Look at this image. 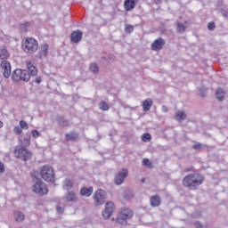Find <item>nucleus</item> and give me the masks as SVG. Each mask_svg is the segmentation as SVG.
<instances>
[{
  "instance_id": "a211bd4d",
  "label": "nucleus",
  "mask_w": 228,
  "mask_h": 228,
  "mask_svg": "<svg viewBox=\"0 0 228 228\" xmlns=\"http://www.w3.org/2000/svg\"><path fill=\"white\" fill-rule=\"evenodd\" d=\"M10 58V53L8 52V48L4 45H0V60H8Z\"/></svg>"
},
{
  "instance_id": "f704fd0d",
  "label": "nucleus",
  "mask_w": 228,
  "mask_h": 228,
  "mask_svg": "<svg viewBox=\"0 0 228 228\" xmlns=\"http://www.w3.org/2000/svg\"><path fill=\"white\" fill-rule=\"evenodd\" d=\"M151 138V134H149V133L143 134L142 135V142H150Z\"/></svg>"
},
{
  "instance_id": "cd10ccee",
  "label": "nucleus",
  "mask_w": 228,
  "mask_h": 228,
  "mask_svg": "<svg viewBox=\"0 0 228 228\" xmlns=\"http://www.w3.org/2000/svg\"><path fill=\"white\" fill-rule=\"evenodd\" d=\"M14 218H15L16 222H24V218H25L24 213L19 212V211L15 212Z\"/></svg>"
},
{
  "instance_id": "c85d7f7f",
  "label": "nucleus",
  "mask_w": 228,
  "mask_h": 228,
  "mask_svg": "<svg viewBox=\"0 0 228 228\" xmlns=\"http://www.w3.org/2000/svg\"><path fill=\"white\" fill-rule=\"evenodd\" d=\"M99 108L102 110V111H108V110H110V104H108L106 102H101L99 103Z\"/></svg>"
},
{
  "instance_id": "c03bdc74",
  "label": "nucleus",
  "mask_w": 228,
  "mask_h": 228,
  "mask_svg": "<svg viewBox=\"0 0 228 228\" xmlns=\"http://www.w3.org/2000/svg\"><path fill=\"white\" fill-rule=\"evenodd\" d=\"M194 226H195L196 228H202V224H201L200 222H195V223H194Z\"/></svg>"
},
{
  "instance_id": "37998d69",
  "label": "nucleus",
  "mask_w": 228,
  "mask_h": 228,
  "mask_svg": "<svg viewBox=\"0 0 228 228\" xmlns=\"http://www.w3.org/2000/svg\"><path fill=\"white\" fill-rule=\"evenodd\" d=\"M4 172V164L0 161V174H3Z\"/></svg>"
},
{
  "instance_id": "a878e982",
  "label": "nucleus",
  "mask_w": 228,
  "mask_h": 228,
  "mask_svg": "<svg viewBox=\"0 0 228 228\" xmlns=\"http://www.w3.org/2000/svg\"><path fill=\"white\" fill-rule=\"evenodd\" d=\"M12 79L15 81V83H19L20 81V69H17L12 73Z\"/></svg>"
},
{
  "instance_id": "4c0bfd02",
  "label": "nucleus",
  "mask_w": 228,
  "mask_h": 228,
  "mask_svg": "<svg viewBox=\"0 0 228 228\" xmlns=\"http://www.w3.org/2000/svg\"><path fill=\"white\" fill-rule=\"evenodd\" d=\"M216 28L215 22L211 21L208 24V29H209V31H214Z\"/></svg>"
},
{
  "instance_id": "09e8293b",
  "label": "nucleus",
  "mask_w": 228,
  "mask_h": 228,
  "mask_svg": "<svg viewBox=\"0 0 228 228\" xmlns=\"http://www.w3.org/2000/svg\"><path fill=\"white\" fill-rule=\"evenodd\" d=\"M3 127V121H0V128Z\"/></svg>"
},
{
  "instance_id": "c756f323",
  "label": "nucleus",
  "mask_w": 228,
  "mask_h": 228,
  "mask_svg": "<svg viewBox=\"0 0 228 228\" xmlns=\"http://www.w3.org/2000/svg\"><path fill=\"white\" fill-rule=\"evenodd\" d=\"M133 31H134V27L133 25L125 24V32L127 35H131V33H133Z\"/></svg>"
},
{
  "instance_id": "4be33fe9",
  "label": "nucleus",
  "mask_w": 228,
  "mask_h": 228,
  "mask_svg": "<svg viewBox=\"0 0 228 228\" xmlns=\"http://www.w3.org/2000/svg\"><path fill=\"white\" fill-rule=\"evenodd\" d=\"M216 97L217 101H224V99H225V91L223 88H217L216 92Z\"/></svg>"
},
{
  "instance_id": "ddd939ff",
  "label": "nucleus",
  "mask_w": 228,
  "mask_h": 228,
  "mask_svg": "<svg viewBox=\"0 0 228 228\" xmlns=\"http://www.w3.org/2000/svg\"><path fill=\"white\" fill-rule=\"evenodd\" d=\"M48 53H49V45L47 44L41 45L39 47V52L37 53V58H39L40 60L46 58Z\"/></svg>"
},
{
  "instance_id": "393cba45",
  "label": "nucleus",
  "mask_w": 228,
  "mask_h": 228,
  "mask_svg": "<svg viewBox=\"0 0 228 228\" xmlns=\"http://www.w3.org/2000/svg\"><path fill=\"white\" fill-rule=\"evenodd\" d=\"M175 117L177 122H183V120H186V113H184L183 110L177 111Z\"/></svg>"
},
{
  "instance_id": "7ed1b4c3",
  "label": "nucleus",
  "mask_w": 228,
  "mask_h": 228,
  "mask_svg": "<svg viewBox=\"0 0 228 228\" xmlns=\"http://www.w3.org/2000/svg\"><path fill=\"white\" fill-rule=\"evenodd\" d=\"M21 47L27 54H33L38 51V41L33 37H27L22 41Z\"/></svg>"
},
{
  "instance_id": "0eeeda50",
  "label": "nucleus",
  "mask_w": 228,
  "mask_h": 228,
  "mask_svg": "<svg viewBox=\"0 0 228 228\" xmlns=\"http://www.w3.org/2000/svg\"><path fill=\"white\" fill-rule=\"evenodd\" d=\"M14 154L18 159H23V161H29L31 158H33V154L25 146H18L15 151Z\"/></svg>"
},
{
  "instance_id": "423d86ee",
  "label": "nucleus",
  "mask_w": 228,
  "mask_h": 228,
  "mask_svg": "<svg viewBox=\"0 0 228 228\" xmlns=\"http://www.w3.org/2000/svg\"><path fill=\"white\" fill-rule=\"evenodd\" d=\"M32 190L35 191V193H37V195H47V193H49L47 184L42 182L40 178L34 179Z\"/></svg>"
},
{
  "instance_id": "72a5a7b5",
  "label": "nucleus",
  "mask_w": 228,
  "mask_h": 228,
  "mask_svg": "<svg viewBox=\"0 0 228 228\" xmlns=\"http://www.w3.org/2000/svg\"><path fill=\"white\" fill-rule=\"evenodd\" d=\"M20 127H21V129H29V125H28V122H26L24 120H20Z\"/></svg>"
},
{
  "instance_id": "3c124183",
  "label": "nucleus",
  "mask_w": 228,
  "mask_h": 228,
  "mask_svg": "<svg viewBox=\"0 0 228 228\" xmlns=\"http://www.w3.org/2000/svg\"><path fill=\"white\" fill-rule=\"evenodd\" d=\"M110 60H113V55H110Z\"/></svg>"
},
{
  "instance_id": "aec40b11",
  "label": "nucleus",
  "mask_w": 228,
  "mask_h": 228,
  "mask_svg": "<svg viewBox=\"0 0 228 228\" xmlns=\"http://www.w3.org/2000/svg\"><path fill=\"white\" fill-rule=\"evenodd\" d=\"M186 24H188V21H185L184 23H181L180 21H176V32L179 35H183V33L186 32Z\"/></svg>"
},
{
  "instance_id": "ea45409f",
  "label": "nucleus",
  "mask_w": 228,
  "mask_h": 228,
  "mask_svg": "<svg viewBox=\"0 0 228 228\" xmlns=\"http://www.w3.org/2000/svg\"><path fill=\"white\" fill-rule=\"evenodd\" d=\"M56 211L57 213H59V215H63V213L65 212V208H63V207H57Z\"/></svg>"
},
{
  "instance_id": "603ef678",
  "label": "nucleus",
  "mask_w": 228,
  "mask_h": 228,
  "mask_svg": "<svg viewBox=\"0 0 228 228\" xmlns=\"http://www.w3.org/2000/svg\"><path fill=\"white\" fill-rule=\"evenodd\" d=\"M102 60H106V57H102Z\"/></svg>"
},
{
  "instance_id": "2eb2a0df",
  "label": "nucleus",
  "mask_w": 228,
  "mask_h": 228,
  "mask_svg": "<svg viewBox=\"0 0 228 228\" xmlns=\"http://www.w3.org/2000/svg\"><path fill=\"white\" fill-rule=\"evenodd\" d=\"M136 3H138V0H125L124 8L126 12H132V10H134Z\"/></svg>"
},
{
  "instance_id": "8fccbe9b",
  "label": "nucleus",
  "mask_w": 228,
  "mask_h": 228,
  "mask_svg": "<svg viewBox=\"0 0 228 228\" xmlns=\"http://www.w3.org/2000/svg\"><path fill=\"white\" fill-rule=\"evenodd\" d=\"M141 182H142V183H145V178H142V179L141 180Z\"/></svg>"
},
{
  "instance_id": "9b49d317",
  "label": "nucleus",
  "mask_w": 228,
  "mask_h": 228,
  "mask_svg": "<svg viewBox=\"0 0 228 228\" xmlns=\"http://www.w3.org/2000/svg\"><path fill=\"white\" fill-rule=\"evenodd\" d=\"M113 211H115V203L109 201L105 204V208L102 211V216L106 220L108 218H111V215H113Z\"/></svg>"
},
{
  "instance_id": "864d4df0",
  "label": "nucleus",
  "mask_w": 228,
  "mask_h": 228,
  "mask_svg": "<svg viewBox=\"0 0 228 228\" xmlns=\"http://www.w3.org/2000/svg\"><path fill=\"white\" fill-rule=\"evenodd\" d=\"M187 172H190V169H188Z\"/></svg>"
},
{
  "instance_id": "a19ab883",
  "label": "nucleus",
  "mask_w": 228,
  "mask_h": 228,
  "mask_svg": "<svg viewBox=\"0 0 228 228\" xmlns=\"http://www.w3.org/2000/svg\"><path fill=\"white\" fill-rule=\"evenodd\" d=\"M31 134L34 138H38V136H40V133H38L37 130H32Z\"/></svg>"
},
{
  "instance_id": "7c9ffc66",
  "label": "nucleus",
  "mask_w": 228,
  "mask_h": 228,
  "mask_svg": "<svg viewBox=\"0 0 228 228\" xmlns=\"http://www.w3.org/2000/svg\"><path fill=\"white\" fill-rule=\"evenodd\" d=\"M90 70L93 71L94 74H97L99 72V65L95 62H92L90 64Z\"/></svg>"
},
{
  "instance_id": "39448f33",
  "label": "nucleus",
  "mask_w": 228,
  "mask_h": 228,
  "mask_svg": "<svg viewBox=\"0 0 228 228\" xmlns=\"http://www.w3.org/2000/svg\"><path fill=\"white\" fill-rule=\"evenodd\" d=\"M133 218V210L130 208H122L117 217L118 224L120 225H127V221Z\"/></svg>"
},
{
  "instance_id": "a18cd8bd",
  "label": "nucleus",
  "mask_w": 228,
  "mask_h": 228,
  "mask_svg": "<svg viewBox=\"0 0 228 228\" xmlns=\"http://www.w3.org/2000/svg\"><path fill=\"white\" fill-rule=\"evenodd\" d=\"M35 83H37V85H40L42 83V77H38L36 78Z\"/></svg>"
},
{
  "instance_id": "9d476101",
  "label": "nucleus",
  "mask_w": 228,
  "mask_h": 228,
  "mask_svg": "<svg viewBox=\"0 0 228 228\" xmlns=\"http://www.w3.org/2000/svg\"><path fill=\"white\" fill-rule=\"evenodd\" d=\"M0 67L3 71V76L5 77V79H8L10 76H12V64L10 63L9 61L4 60L2 61L0 63Z\"/></svg>"
},
{
  "instance_id": "f03ea898",
  "label": "nucleus",
  "mask_w": 228,
  "mask_h": 228,
  "mask_svg": "<svg viewBox=\"0 0 228 228\" xmlns=\"http://www.w3.org/2000/svg\"><path fill=\"white\" fill-rule=\"evenodd\" d=\"M27 69H20V81H25V83H28L29 79L32 77L37 76L38 74V69H37V67L33 65L31 61H27Z\"/></svg>"
},
{
  "instance_id": "58836bf2",
  "label": "nucleus",
  "mask_w": 228,
  "mask_h": 228,
  "mask_svg": "<svg viewBox=\"0 0 228 228\" xmlns=\"http://www.w3.org/2000/svg\"><path fill=\"white\" fill-rule=\"evenodd\" d=\"M221 14L223 15V17H224L225 19H228V11L225 9H221L220 10Z\"/></svg>"
},
{
  "instance_id": "79ce46f5",
  "label": "nucleus",
  "mask_w": 228,
  "mask_h": 228,
  "mask_svg": "<svg viewBox=\"0 0 228 228\" xmlns=\"http://www.w3.org/2000/svg\"><path fill=\"white\" fill-rule=\"evenodd\" d=\"M151 161L149 160V159H142V165H144L145 167H149Z\"/></svg>"
},
{
  "instance_id": "f257e3e1",
  "label": "nucleus",
  "mask_w": 228,
  "mask_h": 228,
  "mask_svg": "<svg viewBox=\"0 0 228 228\" xmlns=\"http://www.w3.org/2000/svg\"><path fill=\"white\" fill-rule=\"evenodd\" d=\"M204 183V176L198 173L189 174L183 179V184L185 188H195Z\"/></svg>"
},
{
  "instance_id": "f8f14e48",
  "label": "nucleus",
  "mask_w": 228,
  "mask_h": 228,
  "mask_svg": "<svg viewBox=\"0 0 228 228\" xmlns=\"http://www.w3.org/2000/svg\"><path fill=\"white\" fill-rule=\"evenodd\" d=\"M165 47V39L159 37L151 44L152 51H161Z\"/></svg>"
},
{
  "instance_id": "e433bc0d",
  "label": "nucleus",
  "mask_w": 228,
  "mask_h": 228,
  "mask_svg": "<svg viewBox=\"0 0 228 228\" xmlns=\"http://www.w3.org/2000/svg\"><path fill=\"white\" fill-rule=\"evenodd\" d=\"M13 133H15V134H22V128L19 126H16L13 128Z\"/></svg>"
},
{
  "instance_id": "20e7f679",
  "label": "nucleus",
  "mask_w": 228,
  "mask_h": 228,
  "mask_svg": "<svg viewBox=\"0 0 228 228\" xmlns=\"http://www.w3.org/2000/svg\"><path fill=\"white\" fill-rule=\"evenodd\" d=\"M40 176L46 183H54L56 181L54 169L51 166H44L40 170Z\"/></svg>"
},
{
  "instance_id": "dca6fc26",
  "label": "nucleus",
  "mask_w": 228,
  "mask_h": 228,
  "mask_svg": "<svg viewBox=\"0 0 228 228\" xmlns=\"http://www.w3.org/2000/svg\"><path fill=\"white\" fill-rule=\"evenodd\" d=\"M66 202H77V195L73 191H68L64 197Z\"/></svg>"
},
{
  "instance_id": "bb28decb",
  "label": "nucleus",
  "mask_w": 228,
  "mask_h": 228,
  "mask_svg": "<svg viewBox=\"0 0 228 228\" xmlns=\"http://www.w3.org/2000/svg\"><path fill=\"white\" fill-rule=\"evenodd\" d=\"M65 140H67V142H74V140H77V134L76 133L66 134Z\"/></svg>"
},
{
  "instance_id": "c9c22d12",
  "label": "nucleus",
  "mask_w": 228,
  "mask_h": 228,
  "mask_svg": "<svg viewBox=\"0 0 228 228\" xmlns=\"http://www.w3.org/2000/svg\"><path fill=\"white\" fill-rule=\"evenodd\" d=\"M28 26H29V23L23 22L20 24V28L21 31H28Z\"/></svg>"
},
{
  "instance_id": "412c9836",
  "label": "nucleus",
  "mask_w": 228,
  "mask_h": 228,
  "mask_svg": "<svg viewBox=\"0 0 228 228\" xmlns=\"http://www.w3.org/2000/svg\"><path fill=\"white\" fill-rule=\"evenodd\" d=\"M92 193H94V187H92V186L83 187L80 190V195H82V197H90L92 195Z\"/></svg>"
},
{
  "instance_id": "b1692460",
  "label": "nucleus",
  "mask_w": 228,
  "mask_h": 228,
  "mask_svg": "<svg viewBox=\"0 0 228 228\" xmlns=\"http://www.w3.org/2000/svg\"><path fill=\"white\" fill-rule=\"evenodd\" d=\"M56 122H58L59 126H62V127H67V126H69L70 124L69 120L65 119V118L61 116H58L56 118Z\"/></svg>"
},
{
  "instance_id": "473e14b6",
  "label": "nucleus",
  "mask_w": 228,
  "mask_h": 228,
  "mask_svg": "<svg viewBox=\"0 0 228 228\" xmlns=\"http://www.w3.org/2000/svg\"><path fill=\"white\" fill-rule=\"evenodd\" d=\"M192 147L194 151H204V147L206 146L202 143H197V144H194Z\"/></svg>"
},
{
  "instance_id": "1a4fd4ad",
  "label": "nucleus",
  "mask_w": 228,
  "mask_h": 228,
  "mask_svg": "<svg viewBox=\"0 0 228 228\" xmlns=\"http://www.w3.org/2000/svg\"><path fill=\"white\" fill-rule=\"evenodd\" d=\"M129 175V171L127 169L123 168L118 174H116L114 178V183L117 186H120V184H124V181H126V177Z\"/></svg>"
},
{
  "instance_id": "4468645a",
  "label": "nucleus",
  "mask_w": 228,
  "mask_h": 228,
  "mask_svg": "<svg viewBox=\"0 0 228 228\" xmlns=\"http://www.w3.org/2000/svg\"><path fill=\"white\" fill-rule=\"evenodd\" d=\"M83 38V32L81 30H75L71 33L70 40L73 44H79Z\"/></svg>"
},
{
  "instance_id": "2f4dec72",
  "label": "nucleus",
  "mask_w": 228,
  "mask_h": 228,
  "mask_svg": "<svg viewBox=\"0 0 228 228\" xmlns=\"http://www.w3.org/2000/svg\"><path fill=\"white\" fill-rule=\"evenodd\" d=\"M22 143L23 145H29L31 143V135L29 134L24 135Z\"/></svg>"
},
{
  "instance_id": "49530a36",
  "label": "nucleus",
  "mask_w": 228,
  "mask_h": 228,
  "mask_svg": "<svg viewBox=\"0 0 228 228\" xmlns=\"http://www.w3.org/2000/svg\"><path fill=\"white\" fill-rule=\"evenodd\" d=\"M162 111H163V113H167L168 111V108L167 106L163 105Z\"/></svg>"
},
{
  "instance_id": "f3484780",
  "label": "nucleus",
  "mask_w": 228,
  "mask_h": 228,
  "mask_svg": "<svg viewBox=\"0 0 228 228\" xmlns=\"http://www.w3.org/2000/svg\"><path fill=\"white\" fill-rule=\"evenodd\" d=\"M151 208H159L161 206V198L159 195H153L150 198Z\"/></svg>"
},
{
  "instance_id": "6ab92c4d",
  "label": "nucleus",
  "mask_w": 228,
  "mask_h": 228,
  "mask_svg": "<svg viewBox=\"0 0 228 228\" xmlns=\"http://www.w3.org/2000/svg\"><path fill=\"white\" fill-rule=\"evenodd\" d=\"M74 188V182L72 180L67 178L62 182V190H65L66 191H70Z\"/></svg>"
},
{
  "instance_id": "de8ad7c7",
  "label": "nucleus",
  "mask_w": 228,
  "mask_h": 228,
  "mask_svg": "<svg viewBox=\"0 0 228 228\" xmlns=\"http://www.w3.org/2000/svg\"><path fill=\"white\" fill-rule=\"evenodd\" d=\"M155 4H160V3H162L163 0H153Z\"/></svg>"
},
{
  "instance_id": "5701e85b",
  "label": "nucleus",
  "mask_w": 228,
  "mask_h": 228,
  "mask_svg": "<svg viewBox=\"0 0 228 228\" xmlns=\"http://www.w3.org/2000/svg\"><path fill=\"white\" fill-rule=\"evenodd\" d=\"M152 100L151 99H146L142 102V110L143 111H149L151 108H152Z\"/></svg>"
},
{
  "instance_id": "6e6552de",
  "label": "nucleus",
  "mask_w": 228,
  "mask_h": 228,
  "mask_svg": "<svg viewBox=\"0 0 228 228\" xmlns=\"http://www.w3.org/2000/svg\"><path fill=\"white\" fill-rule=\"evenodd\" d=\"M94 206H102L106 200V191L99 189L94 195Z\"/></svg>"
}]
</instances>
